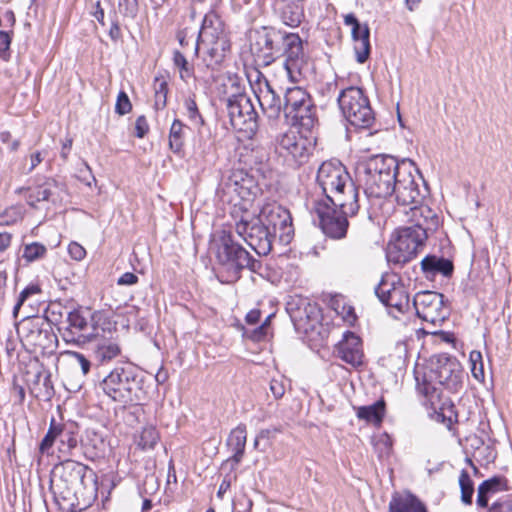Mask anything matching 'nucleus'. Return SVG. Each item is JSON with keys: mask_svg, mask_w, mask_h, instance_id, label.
Returning a JSON list of instances; mask_svg holds the SVG:
<instances>
[{"mask_svg": "<svg viewBox=\"0 0 512 512\" xmlns=\"http://www.w3.org/2000/svg\"><path fill=\"white\" fill-rule=\"evenodd\" d=\"M200 139L195 146V153L202 159H206L215 150L214 142L210 137L204 138L199 131Z\"/></svg>", "mask_w": 512, "mask_h": 512, "instance_id": "3c124183", "label": "nucleus"}, {"mask_svg": "<svg viewBox=\"0 0 512 512\" xmlns=\"http://www.w3.org/2000/svg\"><path fill=\"white\" fill-rule=\"evenodd\" d=\"M263 113L269 119H277L283 111V103L269 81L257 71V79L251 84Z\"/></svg>", "mask_w": 512, "mask_h": 512, "instance_id": "412c9836", "label": "nucleus"}, {"mask_svg": "<svg viewBox=\"0 0 512 512\" xmlns=\"http://www.w3.org/2000/svg\"><path fill=\"white\" fill-rule=\"evenodd\" d=\"M184 108L186 110V116L192 124H194L196 127L203 126L204 119L199 112L194 97L189 96L185 99Z\"/></svg>", "mask_w": 512, "mask_h": 512, "instance_id": "49530a36", "label": "nucleus"}, {"mask_svg": "<svg viewBox=\"0 0 512 512\" xmlns=\"http://www.w3.org/2000/svg\"><path fill=\"white\" fill-rule=\"evenodd\" d=\"M413 307L419 318L432 324L443 322L447 317L444 296L437 292L423 291L415 295Z\"/></svg>", "mask_w": 512, "mask_h": 512, "instance_id": "aec40b11", "label": "nucleus"}, {"mask_svg": "<svg viewBox=\"0 0 512 512\" xmlns=\"http://www.w3.org/2000/svg\"><path fill=\"white\" fill-rule=\"evenodd\" d=\"M45 154L46 153L42 151H36L30 154V167L28 169V173L32 172L43 161Z\"/></svg>", "mask_w": 512, "mask_h": 512, "instance_id": "338daca9", "label": "nucleus"}, {"mask_svg": "<svg viewBox=\"0 0 512 512\" xmlns=\"http://www.w3.org/2000/svg\"><path fill=\"white\" fill-rule=\"evenodd\" d=\"M11 35L8 32L0 31V57L3 59L7 58V52L11 44Z\"/></svg>", "mask_w": 512, "mask_h": 512, "instance_id": "052dcab7", "label": "nucleus"}, {"mask_svg": "<svg viewBox=\"0 0 512 512\" xmlns=\"http://www.w3.org/2000/svg\"><path fill=\"white\" fill-rule=\"evenodd\" d=\"M132 109V104L128 95L124 91H120L115 104V112L119 115H125Z\"/></svg>", "mask_w": 512, "mask_h": 512, "instance_id": "864d4df0", "label": "nucleus"}, {"mask_svg": "<svg viewBox=\"0 0 512 512\" xmlns=\"http://www.w3.org/2000/svg\"><path fill=\"white\" fill-rule=\"evenodd\" d=\"M188 129L179 119L173 121L169 131V147L174 153L182 152Z\"/></svg>", "mask_w": 512, "mask_h": 512, "instance_id": "4c0bfd02", "label": "nucleus"}, {"mask_svg": "<svg viewBox=\"0 0 512 512\" xmlns=\"http://www.w3.org/2000/svg\"><path fill=\"white\" fill-rule=\"evenodd\" d=\"M421 267L427 277H433L437 274L450 276L453 272V263L449 259L428 255L421 261Z\"/></svg>", "mask_w": 512, "mask_h": 512, "instance_id": "473e14b6", "label": "nucleus"}, {"mask_svg": "<svg viewBox=\"0 0 512 512\" xmlns=\"http://www.w3.org/2000/svg\"><path fill=\"white\" fill-rule=\"evenodd\" d=\"M411 225L400 228L396 238L389 243L387 259L395 264H405L418 253L428 236L438 229L440 219L430 207H416L408 217Z\"/></svg>", "mask_w": 512, "mask_h": 512, "instance_id": "7ed1b4c3", "label": "nucleus"}, {"mask_svg": "<svg viewBox=\"0 0 512 512\" xmlns=\"http://www.w3.org/2000/svg\"><path fill=\"white\" fill-rule=\"evenodd\" d=\"M144 377L134 366H117L99 382V389L124 406L140 404L146 398Z\"/></svg>", "mask_w": 512, "mask_h": 512, "instance_id": "39448f33", "label": "nucleus"}, {"mask_svg": "<svg viewBox=\"0 0 512 512\" xmlns=\"http://www.w3.org/2000/svg\"><path fill=\"white\" fill-rule=\"evenodd\" d=\"M90 14L99 22L100 25L105 26V21H104L105 13H104L103 8L101 7L100 0L96 1L92 5V10L90 11Z\"/></svg>", "mask_w": 512, "mask_h": 512, "instance_id": "0e129e2a", "label": "nucleus"}, {"mask_svg": "<svg viewBox=\"0 0 512 512\" xmlns=\"http://www.w3.org/2000/svg\"><path fill=\"white\" fill-rule=\"evenodd\" d=\"M68 252L71 258L77 261L83 260L86 256V250L77 242H72L69 244Z\"/></svg>", "mask_w": 512, "mask_h": 512, "instance_id": "13d9d810", "label": "nucleus"}, {"mask_svg": "<svg viewBox=\"0 0 512 512\" xmlns=\"http://www.w3.org/2000/svg\"><path fill=\"white\" fill-rule=\"evenodd\" d=\"M235 479H236V475H230V474L226 475L223 478V480L219 486L218 492H217V496L219 498H222L223 495L229 490V488L231 487L232 481Z\"/></svg>", "mask_w": 512, "mask_h": 512, "instance_id": "69168bd1", "label": "nucleus"}, {"mask_svg": "<svg viewBox=\"0 0 512 512\" xmlns=\"http://www.w3.org/2000/svg\"><path fill=\"white\" fill-rule=\"evenodd\" d=\"M57 443V422L54 418L51 419L49 429L39 445L41 454H50V449Z\"/></svg>", "mask_w": 512, "mask_h": 512, "instance_id": "c03bdc74", "label": "nucleus"}, {"mask_svg": "<svg viewBox=\"0 0 512 512\" xmlns=\"http://www.w3.org/2000/svg\"><path fill=\"white\" fill-rule=\"evenodd\" d=\"M257 219L269 227L271 234L279 237L280 241L288 244L294 235L290 212L277 202H267L256 212Z\"/></svg>", "mask_w": 512, "mask_h": 512, "instance_id": "ddd939ff", "label": "nucleus"}, {"mask_svg": "<svg viewBox=\"0 0 512 512\" xmlns=\"http://www.w3.org/2000/svg\"><path fill=\"white\" fill-rule=\"evenodd\" d=\"M216 257L219 264L217 277L222 283L236 282L245 268L257 273L262 267V263L235 242L230 234L221 238Z\"/></svg>", "mask_w": 512, "mask_h": 512, "instance_id": "423d86ee", "label": "nucleus"}, {"mask_svg": "<svg viewBox=\"0 0 512 512\" xmlns=\"http://www.w3.org/2000/svg\"><path fill=\"white\" fill-rule=\"evenodd\" d=\"M41 293V289L38 285H29L20 293L18 300L13 308V315L17 318L20 307L23 303L32 295Z\"/></svg>", "mask_w": 512, "mask_h": 512, "instance_id": "603ef678", "label": "nucleus"}, {"mask_svg": "<svg viewBox=\"0 0 512 512\" xmlns=\"http://www.w3.org/2000/svg\"><path fill=\"white\" fill-rule=\"evenodd\" d=\"M57 443L60 453L69 454L78 444L77 427L74 424L57 423Z\"/></svg>", "mask_w": 512, "mask_h": 512, "instance_id": "f704fd0d", "label": "nucleus"}, {"mask_svg": "<svg viewBox=\"0 0 512 512\" xmlns=\"http://www.w3.org/2000/svg\"><path fill=\"white\" fill-rule=\"evenodd\" d=\"M204 50V61L207 67L214 68L220 65L227 52L230 50V41L224 29L221 19L214 13L205 15L198 39L195 45V52Z\"/></svg>", "mask_w": 512, "mask_h": 512, "instance_id": "0eeeda50", "label": "nucleus"}, {"mask_svg": "<svg viewBox=\"0 0 512 512\" xmlns=\"http://www.w3.org/2000/svg\"><path fill=\"white\" fill-rule=\"evenodd\" d=\"M277 143L280 153L297 166L307 162L313 150L311 140L296 131L282 134Z\"/></svg>", "mask_w": 512, "mask_h": 512, "instance_id": "6ab92c4d", "label": "nucleus"}, {"mask_svg": "<svg viewBox=\"0 0 512 512\" xmlns=\"http://www.w3.org/2000/svg\"><path fill=\"white\" fill-rule=\"evenodd\" d=\"M173 63L179 69L180 78L187 81L193 75V68L180 51H174Z\"/></svg>", "mask_w": 512, "mask_h": 512, "instance_id": "09e8293b", "label": "nucleus"}, {"mask_svg": "<svg viewBox=\"0 0 512 512\" xmlns=\"http://www.w3.org/2000/svg\"><path fill=\"white\" fill-rule=\"evenodd\" d=\"M155 101L154 107L157 110L163 109L167 104L168 85L163 78H155L154 81Z\"/></svg>", "mask_w": 512, "mask_h": 512, "instance_id": "79ce46f5", "label": "nucleus"}, {"mask_svg": "<svg viewBox=\"0 0 512 512\" xmlns=\"http://www.w3.org/2000/svg\"><path fill=\"white\" fill-rule=\"evenodd\" d=\"M400 162L390 155H374L357 164L356 178L369 198L391 196Z\"/></svg>", "mask_w": 512, "mask_h": 512, "instance_id": "20e7f679", "label": "nucleus"}, {"mask_svg": "<svg viewBox=\"0 0 512 512\" xmlns=\"http://www.w3.org/2000/svg\"><path fill=\"white\" fill-rule=\"evenodd\" d=\"M235 221L236 233L258 254L267 255L272 249L275 239L271 230L257 219L256 210L240 212L238 217H232Z\"/></svg>", "mask_w": 512, "mask_h": 512, "instance_id": "9d476101", "label": "nucleus"}, {"mask_svg": "<svg viewBox=\"0 0 512 512\" xmlns=\"http://www.w3.org/2000/svg\"><path fill=\"white\" fill-rule=\"evenodd\" d=\"M375 294L385 306L399 313L410 309L408 289L396 275L384 276L375 288Z\"/></svg>", "mask_w": 512, "mask_h": 512, "instance_id": "2eb2a0df", "label": "nucleus"}, {"mask_svg": "<svg viewBox=\"0 0 512 512\" xmlns=\"http://www.w3.org/2000/svg\"><path fill=\"white\" fill-rule=\"evenodd\" d=\"M64 185L59 183L56 179L47 177L44 182L28 189L26 197L27 204L36 208L37 203L41 201H48L56 193L57 190H63Z\"/></svg>", "mask_w": 512, "mask_h": 512, "instance_id": "cd10ccee", "label": "nucleus"}, {"mask_svg": "<svg viewBox=\"0 0 512 512\" xmlns=\"http://www.w3.org/2000/svg\"><path fill=\"white\" fill-rule=\"evenodd\" d=\"M283 44L285 56L284 68L291 82H300L308 68L303 49V42L296 33H288L273 27H262L254 33L250 50L259 64L268 66L280 52L279 44Z\"/></svg>", "mask_w": 512, "mask_h": 512, "instance_id": "f03ea898", "label": "nucleus"}, {"mask_svg": "<svg viewBox=\"0 0 512 512\" xmlns=\"http://www.w3.org/2000/svg\"><path fill=\"white\" fill-rule=\"evenodd\" d=\"M116 331L110 332L108 326L101 327L99 336L93 337L95 339L92 345V358L100 365L110 363L121 355L122 349L119 343L118 337H114L113 334Z\"/></svg>", "mask_w": 512, "mask_h": 512, "instance_id": "4be33fe9", "label": "nucleus"}, {"mask_svg": "<svg viewBox=\"0 0 512 512\" xmlns=\"http://www.w3.org/2000/svg\"><path fill=\"white\" fill-rule=\"evenodd\" d=\"M226 109L234 129L249 133L256 130L257 112L246 93L237 91L229 95L226 99Z\"/></svg>", "mask_w": 512, "mask_h": 512, "instance_id": "4468645a", "label": "nucleus"}, {"mask_svg": "<svg viewBox=\"0 0 512 512\" xmlns=\"http://www.w3.org/2000/svg\"><path fill=\"white\" fill-rule=\"evenodd\" d=\"M24 216L22 205H12L0 213V225L10 226L20 221Z\"/></svg>", "mask_w": 512, "mask_h": 512, "instance_id": "ea45409f", "label": "nucleus"}, {"mask_svg": "<svg viewBox=\"0 0 512 512\" xmlns=\"http://www.w3.org/2000/svg\"><path fill=\"white\" fill-rule=\"evenodd\" d=\"M138 282V277L132 272L122 274L117 280L118 285H134Z\"/></svg>", "mask_w": 512, "mask_h": 512, "instance_id": "774afa93", "label": "nucleus"}, {"mask_svg": "<svg viewBox=\"0 0 512 512\" xmlns=\"http://www.w3.org/2000/svg\"><path fill=\"white\" fill-rule=\"evenodd\" d=\"M316 180L324 197L329 198L352 182L345 167L338 161L323 162L318 169Z\"/></svg>", "mask_w": 512, "mask_h": 512, "instance_id": "a211bd4d", "label": "nucleus"}, {"mask_svg": "<svg viewBox=\"0 0 512 512\" xmlns=\"http://www.w3.org/2000/svg\"><path fill=\"white\" fill-rule=\"evenodd\" d=\"M459 486L461 489V500L464 504L470 505L474 494V484L466 470H462L459 476Z\"/></svg>", "mask_w": 512, "mask_h": 512, "instance_id": "a19ab883", "label": "nucleus"}, {"mask_svg": "<svg viewBox=\"0 0 512 512\" xmlns=\"http://www.w3.org/2000/svg\"><path fill=\"white\" fill-rule=\"evenodd\" d=\"M388 512H428L426 505L411 493L393 494Z\"/></svg>", "mask_w": 512, "mask_h": 512, "instance_id": "c85d7f7f", "label": "nucleus"}, {"mask_svg": "<svg viewBox=\"0 0 512 512\" xmlns=\"http://www.w3.org/2000/svg\"><path fill=\"white\" fill-rule=\"evenodd\" d=\"M508 490V480L504 476H494L483 481L477 491L476 503L479 507H488V500L498 492Z\"/></svg>", "mask_w": 512, "mask_h": 512, "instance_id": "c756f323", "label": "nucleus"}, {"mask_svg": "<svg viewBox=\"0 0 512 512\" xmlns=\"http://www.w3.org/2000/svg\"><path fill=\"white\" fill-rule=\"evenodd\" d=\"M469 362H470V368L471 373L473 377L477 381H484L485 374H484V365H483V359L482 354L480 351L473 350L470 352L469 355Z\"/></svg>", "mask_w": 512, "mask_h": 512, "instance_id": "a18cd8bd", "label": "nucleus"}, {"mask_svg": "<svg viewBox=\"0 0 512 512\" xmlns=\"http://www.w3.org/2000/svg\"><path fill=\"white\" fill-rule=\"evenodd\" d=\"M295 305L294 307L293 302L288 304V311L294 321H309L313 319L317 313V306L311 304L307 299H299V303Z\"/></svg>", "mask_w": 512, "mask_h": 512, "instance_id": "e433bc0d", "label": "nucleus"}, {"mask_svg": "<svg viewBox=\"0 0 512 512\" xmlns=\"http://www.w3.org/2000/svg\"><path fill=\"white\" fill-rule=\"evenodd\" d=\"M50 491L61 510L80 512L96 498L97 476L88 466L65 460L56 464L51 471Z\"/></svg>", "mask_w": 512, "mask_h": 512, "instance_id": "f257e3e1", "label": "nucleus"}, {"mask_svg": "<svg viewBox=\"0 0 512 512\" xmlns=\"http://www.w3.org/2000/svg\"><path fill=\"white\" fill-rule=\"evenodd\" d=\"M489 512H512V496L508 495L494 502Z\"/></svg>", "mask_w": 512, "mask_h": 512, "instance_id": "6e6d98bb", "label": "nucleus"}, {"mask_svg": "<svg viewBox=\"0 0 512 512\" xmlns=\"http://www.w3.org/2000/svg\"><path fill=\"white\" fill-rule=\"evenodd\" d=\"M336 352L339 358L354 367L363 364L362 341L353 332L348 331L343 335V339L336 346Z\"/></svg>", "mask_w": 512, "mask_h": 512, "instance_id": "a878e982", "label": "nucleus"}, {"mask_svg": "<svg viewBox=\"0 0 512 512\" xmlns=\"http://www.w3.org/2000/svg\"><path fill=\"white\" fill-rule=\"evenodd\" d=\"M70 355L76 360L82 373L87 375L90 372L91 361L80 352H70Z\"/></svg>", "mask_w": 512, "mask_h": 512, "instance_id": "4d7b16f0", "label": "nucleus"}, {"mask_svg": "<svg viewBox=\"0 0 512 512\" xmlns=\"http://www.w3.org/2000/svg\"><path fill=\"white\" fill-rule=\"evenodd\" d=\"M430 379L439 386L456 391L462 383V369L459 362L445 354L431 357L428 371Z\"/></svg>", "mask_w": 512, "mask_h": 512, "instance_id": "dca6fc26", "label": "nucleus"}, {"mask_svg": "<svg viewBox=\"0 0 512 512\" xmlns=\"http://www.w3.org/2000/svg\"><path fill=\"white\" fill-rule=\"evenodd\" d=\"M135 135L138 138H143L149 132V124L144 115L137 117L135 121Z\"/></svg>", "mask_w": 512, "mask_h": 512, "instance_id": "bf43d9fd", "label": "nucleus"}, {"mask_svg": "<svg viewBox=\"0 0 512 512\" xmlns=\"http://www.w3.org/2000/svg\"><path fill=\"white\" fill-rule=\"evenodd\" d=\"M270 318H271V316H268L266 318V320L259 327H257L256 329L253 330L251 338L254 341H260L261 339H263L266 336L267 330L269 327Z\"/></svg>", "mask_w": 512, "mask_h": 512, "instance_id": "e2e57ef3", "label": "nucleus"}, {"mask_svg": "<svg viewBox=\"0 0 512 512\" xmlns=\"http://www.w3.org/2000/svg\"><path fill=\"white\" fill-rule=\"evenodd\" d=\"M417 390L426 399V404L434 410L441 409L444 403H441L442 386H439L434 379H430L429 373L424 372L421 376L419 371L415 372Z\"/></svg>", "mask_w": 512, "mask_h": 512, "instance_id": "bb28decb", "label": "nucleus"}, {"mask_svg": "<svg viewBox=\"0 0 512 512\" xmlns=\"http://www.w3.org/2000/svg\"><path fill=\"white\" fill-rule=\"evenodd\" d=\"M68 326L64 329L62 337L66 343L82 344L93 337L99 336L101 327L110 326L112 323L101 313L75 309L68 313Z\"/></svg>", "mask_w": 512, "mask_h": 512, "instance_id": "1a4fd4ad", "label": "nucleus"}, {"mask_svg": "<svg viewBox=\"0 0 512 512\" xmlns=\"http://www.w3.org/2000/svg\"><path fill=\"white\" fill-rule=\"evenodd\" d=\"M373 446L380 458L387 457L392 450V439L387 433L380 434L374 439Z\"/></svg>", "mask_w": 512, "mask_h": 512, "instance_id": "8fccbe9b", "label": "nucleus"}, {"mask_svg": "<svg viewBox=\"0 0 512 512\" xmlns=\"http://www.w3.org/2000/svg\"><path fill=\"white\" fill-rule=\"evenodd\" d=\"M18 332L27 344L43 350L49 348L55 338L48 323L40 318L24 322Z\"/></svg>", "mask_w": 512, "mask_h": 512, "instance_id": "5701e85b", "label": "nucleus"}, {"mask_svg": "<svg viewBox=\"0 0 512 512\" xmlns=\"http://www.w3.org/2000/svg\"><path fill=\"white\" fill-rule=\"evenodd\" d=\"M283 5L280 8V18L289 27H298L304 17L305 0H281Z\"/></svg>", "mask_w": 512, "mask_h": 512, "instance_id": "7c9ffc66", "label": "nucleus"}, {"mask_svg": "<svg viewBox=\"0 0 512 512\" xmlns=\"http://www.w3.org/2000/svg\"><path fill=\"white\" fill-rule=\"evenodd\" d=\"M159 440V433L153 426L145 427L139 437L138 446L142 449H153Z\"/></svg>", "mask_w": 512, "mask_h": 512, "instance_id": "37998d69", "label": "nucleus"}, {"mask_svg": "<svg viewBox=\"0 0 512 512\" xmlns=\"http://www.w3.org/2000/svg\"><path fill=\"white\" fill-rule=\"evenodd\" d=\"M246 439L247 430L246 425L244 424H239L236 428H234L228 437L227 444L232 449L233 456L228 459L227 462H234L232 469H235V466L238 465L243 458Z\"/></svg>", "mask_w": 512, "mask_h": 512, "instance_id": "2f4dec72", "label": "nucleus"}, {"mask_svg": "<svg viewBox=\"0 0 512 512\" xmlns=\"http://www.w3.org/2000/svg\"><path fill=\"white\" fill-rule=\"evenodd\" d=\"M313 209L318 217L319 226L326 236L332 239H342L346 236L349 226L347 218L350 215L342 214L340 209L322 200H316Z\"/></svg>", "mask_w": 512, "mask_h": 512, "instance_id": "f3484780", "label": "nucleus"}, {"mask_svg": "<svg viewBox=\"0 0 512 512\" xmlns=\"http://www.w3.org/2000/svg\"><path fill=\"white\" fill-rule=\"evenodd\" d=\"M385 406V401L380 399L371 405L358 407L356 415L367 423L380 425L385 415Z\"/></svg>", "mask_w": 512, "mask_h": 512, "instance_id": "c9c22d12", "label": "nucleus"}, {"mask_svg": "<svg viewBox=\"0 0 512 512\" xmlns=\"http://www.w3.org/2000/svg\"><path fill=\"white\" fill-rule=\"evenodd\" d=\"M119 8L125 16L135 18L139 10L138 0H119Z\"/></svg>", "mask_w": 512, "mask_h": 512, "instance_id": "5fc2aeb1", "label": "nucleus"}, {"mask_svg": "<svg viewBox=\"0 0 512 512\" xmlns=\"http://www.w3.org/2000/svg\"><path fill=\"white\" fill-rule=\"evenodd\" d=\"M289 118L303 128L310 129L313 127L316 119V107L313 104V101L310 100L305 104V106L303 105L299 107L289 116Z\"/></svg>", "mask_w": 512, "mask_h": 512, "instance_id": "58836bf2", "label": "nucleus"}, {"mask_svg": "<svg viewBox=\"0 0 512 512\" xmlns=\"http://www.w3.org/2000/svg\"><path fill=\"white\" fill-rule=\"evenodd\" d=\"M337 101L344 117L352 126L367 129L374 123V112L362 89L353 86L343 89Z\"/></svg>", "mask_w": 512, "mask_h": 512, "instance_id": "9b49d317", "label": "nucleus"}, {"mask_svg": "<svg viewBox=\"0 0 512 512\" xmlns=\"http://www.w3.org/2000/svg\"><path fill=\"white\" fill-rule=\"evenodd\" d=\"M226 188L229 193H233L239 198V201L234 203L231 211V216L236 218L245 209L252 210L254 200L260 191L255 178L243 169L231 171L226 181Z\"/></svg>", "mask_w": 512, "mask_h": 512, "instance_id": "f8f14e48", "label": "nucleus"}, {"mask_svg": "<svg viewBox=\"0 0 512 512\" xmlns=\"http://www.w3.org/2000/svg\"><path fill=\"white\" fill-rule=\"evenodd\" d=\"M358 196V188L352 181L348 183L344 189H341L333 196H331V198L324 197L321 200L333 207L340 209L342 214L350 215V217H352L357 214L360 208Z\"/></svg>", "mask_w": 512, "mask_h": 512, "instance_id": "393cba45", "label": "nucleus"}, {"mask_svg": "<svg viewBox=\"0 0 512 512\" xmlns=\"http://www.w3.org/2000/svg\"><path fill=\"white\" fill-rule=\"evenodd\" d=\"M270 391L275 399H280L285 394V385L282 380L272 379L270 382Z\"/></svg>", "mask_w": 512, "mask_h": 512, "instance_id": "680f3d73", "label": "nucleus"}, {"mask_svg": "<svg viewBox=\"0 0 512 512\" xmlns=\"http://www.w3.org/2000/svg\"><path fill=\"white\" fill-rule=\"evenodd\" d=\"M344 24L351 27L352 39L356 60L365 63L370 55V29L368 25L361 24L353 13L344 16Z\"/></svg>", "mask_w": 512, "mask_h": 512, "instance_id": "b1692460", "label": "nucleus"}, {"mask_svg": "<svg viewBox=\"0 0 512 512\" xmlns=\"http://www.w3.org/2000/svg\"><path fill=\"white\" fill-rule=\"evenodd\" d=\"M47 253V248L39 243V242H33L31 244H27L24 247L23 251V258L27 262H33L38 259L43 258Z\"/></svg>", "mask_w": 512, "mask_h": 512, "instance_id": "de8ad7c7", "label": "nucleus"}, {"mask_svg": "<svg viewBox=\"0 0 512 512\" xmlns=\"http://www.w3.org/2000/svg\"><path fill=\"white\" fill-rule=\"evenodd\" d=\"M419 182L425 186L423 177L411 160H402L398 167V174L395 180L393 193L398 205L409 206L405 211L408 217H411L412 210L416 207H428L422 204L424 198L423 191L420 189ZM426 191V187H424Z\"/></svg>", "mask_w": 512, "mask_h": 512, "instance_id": "6e6552de", "label": "nucleus"}, {"mask_svg": "<svg viewBox=\"0 0 512 512\" xmlns=\"http://www.w3.org/2000/svg\"><path fill=\"white\" fill-rule=\"evenodd\" d=\"M312 100L310 95L301 87L287 88L284 95L283 112L287 118L299 107L305 106Z\"/></svg>", "mask_w": 512, "mask_h": 512, "instance_id": "72a5a7b5", "label": "nucleus"}]
</instances>
